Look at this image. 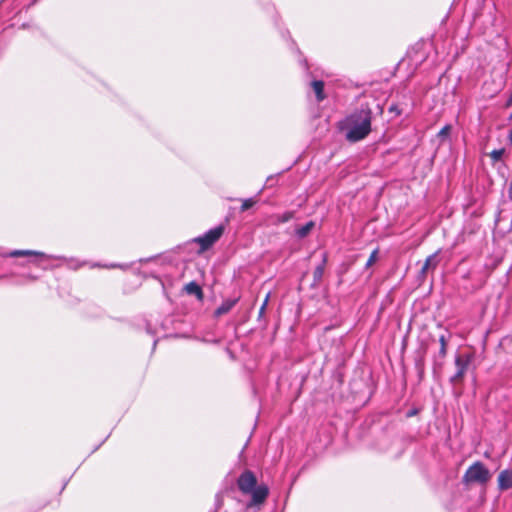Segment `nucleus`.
Masks as SVG:
<instances>
[{
	"label": "nucleus",
	"mask_w": 512,
	"mask_h": 512,
	"mask_svg": "<svg viewBox=\"0 0 512 512\" xmlns=\"http://www.w3.org/2000/svg\"><path fill=\"white\" fill-rule=\"evenodd\" d=\"M372 110L368 105L361 107L348 115L341 123L340 129L345 132V138L351 143L365 139L371 132Z\"/></svg>",
	"instance_id": "obj_1"
},
{
	"label": "nucleus",
	"mask_w": 512,
	"mask_h": 512,
	"mask_svg": "<svg viewBox=\"0 0 512 512\" xmlns=\"http://www.w3.org/2000/svg\"><path fill=\"white\" fill-rule=\"evenodd\" d=\"M238 302V299H227L215 310L216 316H221L228 313Z\"/></svg>",
	"instance_id": "obj_11"
},
{
	"label": "nucleus",
	"mask_w": 512,
	"mask_h": 512,
	"mask_svg": "<svg viewBox=\"0 0 512 512\" xmlns=\"http://www.w3.org/2000/svg\"><path fill=\"white\" fill-rule=\"evenodd\" d=\"M293 213L292 212H285L282 215L276 216V221L278 223H285L288 222L290 219H292Z\"/></svg>",
	"instance_id": "obj_18"
},
{
	"label": "nucleus",
	"mask_w": 512,
	"mask_h": 512,
	"mask_svg": "<svg viewBox=\"0 0 512 512\" xmlns=\"http://www.w3.org/2000/svg\"><path fill=\"white\" fill-rule=\"evenodd\" d=\"M184 291L189 295H195L198 300H202L204 297L202 288L194 281L186 284Z\"/></svg>",
	"instance_id": "obj_9"
},
{
	"label": "nucleus",
	"mask_w": 512,
	"mask_h": 512,
	"mask_svg": "<svg viewBox=\"0 0 512 512\" xmlns=\"http://www.w3.org/2000/svg\"><path fill=\"white\" fill-rule=\"evenodd\" d=\"M311 87L316 94V99L318 102L323 101L326 98L324 94V82L321 80H314L311 83Z\"/></svg>",
	"instance_id": "obj_13"
},
{
	"label": "nucleus",
	"mask_w": 512,
	"mask_h": 512,
	"mask_svg": "<svg viewBox=\"0 0 512 512\" xmlns=\"http://www.w3.org/2000/svg\"><path fill=\"white\" fill-rule=\"evenodd\" d=\"M221 504H222V500L218 499V506H220Z\"/></svg>",
	"instance_id": "obj_27"
},
{
	"label": "nucleus",
	"mask_w": 512,
	"mask_h": 512,
	"mask_svg": "<svg viewBox=\"0 0 512 512\" xmlns=\"http://www.w3.org/2000/svg\"><path fill=\"white\" fill-rule=\"evenodd\" d=\"M470 364L469 355H457L455 357L456 372L450 377L449 382L456 392L457 386L461 385Z\"/></svg>",
	"instance_id": "obj_3"
},
{
	"label": "nucleus",
	"mask_w": 512,
	"mask_h": 512,
	"mask_svg": "<svg viewBox=\"0 0 512 512\" xmlns=\"http://www.w3.org/2000/svg\"><path fill=\"white\" fill-rule=\"evenodd\" d=\"M378 252H379L378 249H375L372 251V253L370 254V256L365 264L366 268L371 267L376 262V260L378 258Z\"/></svg>",
	"instance_id": "obj_17"
},
{
	"label": "nucleus",
	"mask_w": 512,
	"mask_h": 512,
	"mask_svg": "<svg viewBox=\"0 0 512 512\" xmlns=\"http://www.w3.org/2000/svg\"><path fill=\"white\" fill-rule=\"evenodd\" d=\"M255 203H256V201L252 198L243 200L242 206H241V211L244 212V211L250 209L251 207L254 206Z\"/></svg>",
	"instance_id": "obj_19"
},
{
	"label": "nucleus",
	"mask_w": 512,
	"mask_h": 512,
	"mask_svg": "<svg viewBox=\"0 0 512 512\" xmlns=\"http://www.w3.org/2000/svg\"><path fill=\"white\" fill-rule=\"evenodd\" d=\"M439 343H440V347H445V348H447V346H448V339L446 338V336H445V335H441V336L439 337Z\"/></svg>",
	"instance_id": "obj_22"
},
{
	"label": "nucleus",
	"mask_w": 512,
	"mask_h": 512,
	"mask_svg": "<svg viewBox=\"0 0 512 512\" xmlns=\"http://www.w3.org/2000/svg\"><path fill=\"white\" fill-rule=\"evenodd\" d=\"M8 256H10V257L36 256V257H43V258L49 257L42 252L33 251V250H14V251H11L8 254Z\"/></svg>",
	"instance_id": "obj_14"
},
{
	"label": "nucleus",
	"mask_w": 512,
	"mask_h": 512,
	"mask_svg": "<svg viewBox=\"0 0 512 512\" xmlns=\"http://www.w3.org/2000/svg\"><path fill=\"white\" fill-rule=\"evenodd\" d=\"M438 264L437 253L428 256L421 268V274L425 275L430 269H435Z\"/></svg>",
	"instance_id": "obj_12"
},
{
	"label": "nucleus",
	"mask_w": 512,
	"mask_h": 512,
	"mask_svg": "<svg viewBox=\"0 0 512 512\" xmlns=\"http://www.w3.org/2000/svg\"><path fill=\"white\" fill-rule=\"evenodd\" d=\"M249 494H251L252 498L250 503L248 504V507H252L253 505H259L264 503V501L268 497L269 489L266 485H256L255 488H253V491H251Z\"/></svg>",
	"instance_id": "obj_6"
},
{
	"label": "nucleus",
	"mask_w": 512,
	"mask_h": 512,
	"mask_svg": "<svg viewBox=\"0 0 512 512\" xmlns=\"http://www.w3.org/2000/svg\"><path fill=\"white\" fill-rule=\"evenodd\" d=\"M391 112L392 111H395L397 114H400V112L396 109L395 106H391L390 109H389Z\"/></svg>",
	"instance_id": "obj_24"
},
{
	"label": "nucleus",
	"mask_w": 512,
	"mask_h": 512,
	"mask_svg": "<svg viewBox=\"0 0 512 512\" xmlns=\"http://www.w3.org/2000/svg\"><path fill=\"white\" fill-rule=\"evenodd\" d=\"M499 491L503 492L512 488V469L502 470L497 478Z\"/></svg>",
	"instance_id": "obj_7"
},
{
	"label": "nucleus",
	"mask_w": 512,
	"mask_h": 512,
	"mask_svg": "<svg viewBox=\"0 0 512 512\" xmlns=\"http://www.w3.org/2000/svg\"><path fill=\"white\" fill-rule=\"evenodd\" d=\"M268 300H269V295L266 296L263 304L261 305L260 309H259V316L261 317L264 313H265V310H266V306L268 304Z\"/></svg>",
	"instance_id": "obj_21"
},
{
	"label": "nucleus",
	"mask_w": 512,
	"mask_h": 512,
	"mask_svg": "<svg viewBox=\"0 0 512 512\" xmlns=\"http://www.w3.org/2000/svg\"><path fill=\"white\" fill-rule=\"evenodd\" d=\"M257 485V478L250 470H245L237 479V486L243 494H249Z\"/></svg>",
	"instance_id": "obj_5"
},
{
	"label": "nucleus",
	"mask_w": 512,
	"mask_h": 512,
	"mask_svg": "<svg viewBox=\"0 0 512 512\" xmlns=\"http://www.w3.org/2000/svg\"><path fill=\"white\" fill-rule=\"evenodd\" d=\"M508 140L512 144V129L508 133Z\"/></svg>",
	"instance_id": "obj_23"
},
{
	"label": "nucleus",
	"mask_w": 512,
	"mask_h": 512,
	"mask_svg": "<svg viewBox=\"0 0 512 512\" xmlns=\"http://www.w3.org/2000/svg\"><path fill=\"white\" fill-rule=\"evenodd\" d=\"M315 223L313 221L307 222L305 225L296 229L295 233L298 238H305L314 228Z\"/></svg>",
	"instance_id": "obj_15"
},
{
	"label": "nucleus",
	"mask_w": 512,
	"mask_h": 512,
	"mask_svg": "<svg viewBox=\"0 0 512 512\" xmlns=\"http://www.w3.org/2000/svg\"><path fill=\"white\" fill-rule=\"evenodd\" d=\"M504 153H505V149L501 148V149L493 150L489 155L494 162H497V161L501 160Z\"/></svg>",
	"instance_id": "obj_16"
},
{
	"label": "nucleus",
	"mask_w": 512,
	"mask_h": 512,
	"mask_svg": "<svg viewBox=\"0 0 512 512\" xmlns=\"http://www.w3.org/2000/svg\"><path fill=\"white\" fill-rule=\"evenodd\" d=\"M224 232V226L219 225L213 229H210L203 236L195 239L197 243L200 244L201 250L205 251L209 249L215 242L219 240Z\"/></svg>",
	"instance_id": "obj_4"
},
{
	"label": "nucleus",
	"mask_w": 512,
	"mask_h": 512,
	"mask_svg": "<svg viewBox=\"0 0 512 512\" xmlns=\"http://www.w3.org/2000/svg\"><path fill=\"white\" fill-rule=\"evenodd\" d=\"M326 261L327 258L326 255L324 254L322 262L315 268L313 272V286H317L321 282L325 270Z\"/></svg>",
	"instance_id": "obj_10"
},
{
	"label": "nucleus",
	"mask_w": 512,
	"mask_h": 512,
	"mask_svg": "<svg viewBox=\"0 0 512 512\" xmlns=\"http://www.w3.org/2000/svg\"><path fill=\"white\" fill-rule=\"evenodd\" d=\"M509 195L512 200V182L510 183V186H509Z\"/></svg>",
	"instance_id": "obj_25"
},
{
	"label": "nucleus",
	"mask_w": 512,
	"mask_h": 512,
	"mask_svg": "<svg viewBox=\"0 0 512 512\" xmlns=\"http://www.w3.org/2000/svg\"><path fill=\"white\" fill-rule=\"evenodd\" d=\"M450 131H451V126L450 125H445L439 132H438V137L439 138H442V139H445L446 137H448V135L450 134Z\"/></svg>",
	"instance_id": "obj_20"
},
{
	"label": "nucleus",
	"mask_w": 512,
	"mask_h": 512,
	"mask_svg": "<svg viewBox=\"0 0 512 512\" xmlns=\"http://www.w3.org/2000/svg\"><path fill=\"white\" fill-rule=\"evenodd\" d=\"M447 356V348L440 347L438 353L433 357V372L434 374L440 373Z\"/></svg>",
	"instance_id": "obj_8"
},
{
	"label": "nucleus",
	"mask_w": 512,
	"mask_h": 512,
	"mask_svg": "<svg viewBox=\"0 0 512 512\" xmlns=\"http://www.w3.org/2000/svg\"><path fill=\"white\" fill-rule=\"evenodd\" d=\"M490 471L485 465L477 461L468 467L463 475L462 482L466 485L469 484H480L485 485L491 479Z\"/></svg>",
	"instance_id": "obj_2"
},
{
	"label": "nucleus",
	"mask_w": 512,
	"mask_h": 512,
	"mask_svg": "<svg viewBox=\"0 0 512 512\" xmlns=\"http://www.w3.org/2000/svg\"><path fill=\"white\" fill-rule=\"evenodd\" d=\"M28 278L31 279V280H35L36 279V277L31 276V275H29Z\"/></svg>",
	"instance_id": "obj_26"
}]
</instances>
